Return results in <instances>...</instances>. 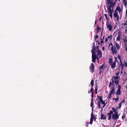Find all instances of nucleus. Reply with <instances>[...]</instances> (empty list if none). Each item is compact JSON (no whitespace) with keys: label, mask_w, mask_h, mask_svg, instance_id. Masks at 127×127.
<instances>
[{"label":"nucleus","mask_w":127,"mask_h":127,"mask_svg":"<svg viewBox=\"0 0 127 127\" xmlns=\"http://www.w3.org/2000/svg\"><path fill=\"white\" fill-rule=\"evenodd\" d=\"M112 82H109V87H110L111 85H112Z\"/></svg>","instance_id":"obj_44"},{"label":"nucleus","mask_w":127,"mask_h":127,"mask_svg":"<svg viewBox=\"0 0 127 127\" xmlns=\"http://www.w3.org/2000/svg\"><path fill=\"white\" fill-rule=\"evenodd\" d=\"M114 17L116 18L119 16L117 12L116 11H115V12L114 14Z\"/></svg>","instance_id":"obj_15"},{"label":"nucleus","mask_w":127,"mask_h":127,"mask_svg":"<svg viewBox=\"0 0 127 127\" xmlns=\"http://www.w3.org/2000/svg\"><path fill=\"white\" fill-rule=\"evenodd\" d=\"M93 88H92L90 90V92L92 93V96H93Z\"/></svg>","instance_id":"obj_22"},{"label":"nucleus","mask_w":127,"mask_h":127,"mask_svg":"<svg viewBox=\"0 0 127 127\" xmlns=\"http://www.w3.org/2000/svg\"><path fill=\"white\" fill-rule=\"evenodd\" d=\"M113 114V111H112L110 110L109 112L107 113V115H108V120H110L111 118L112 117V114Z\"/></svg>","instance_id":"obj_8"},{"label":"nucleus","mask_w":127,"mask_h":127,"mask_svg":"<svg viewBox=\"0 0 127 127\" xmlns=\"http://www.w3.org/2000/svg\"><path fill=\"white\" fill-rule=\"evenodd\" d=\"M97 97L98 98V99H99V100L100 101L101 100H102V98L100 96H98Z\"/></svg>","instance_id":"obj_31"},{"label":"nucleus","mask_w":127,"mask_h":127,"mask_svg":"<svg viewBox=\"0 0 127 127\" xmlns=\"http://www.w3.org/2000/svg\"><path fill=\"white\" fill-rule=\"evenodd\" d=\"M125 48H127V42H125Z\"/></svg>","instance_id":"obj_50"},{"label":"nucleus","mask_w":127,"mask_h":127,"mask_svg":"<svg viewBox=\"0 0 127 127\" xmlns=\"http://www.w3.org/2000/svg\"><path fill=\"white\" fill-rule=\"evenodd\" d=\"M112 82H111L112 84L114 83H115V81H114V80H113V78H112Z\"/></svg>","instance_id":"obj_40"},{"label":"nucleus","mask_w":127,"mask_h":127,"mask_svg":"<svg viewBox=\"0 0 127 127\" xmlns=\"http://www.w3.org/2000/svg\"><path fill=\"white\" fill-rule=\"evenodd\" d=\"M112 1H113L112 0H106V1H108V2H111Z\"/></svg>","instance_id":"obj_53"},{"label":"nucleus","mask_w":127,"mask_h":127,"mask_svg":"<svg viewBox=\"0 0 127 127\" xmlns=\"http://www.w3.org/2000/svg\"><path fill=\"white\" fill-rule=\"evenodd\" d=\"M103 64L100 67L99 69V70H101L103 67Z\"/></svg>","instance_id":"obj_35"},{"label":"nucleus","mask_w":127,"mask_h":127,"mask_svg":"<svg viewBox=\"0 0 127 127\" xmlns=\"http://www.w3.org/2000/svg\"><path fill=\"white\" fill-rule=\"evenodd\" d=\"M116 101H117L119 100V97H117L116 98Z\"/></svg>","instance_id":"obj_48"},{"label":"nucleus","mask_w":127,"mask_h":127,"mask_svg":"<svg viewBox=\"0 0 127 127\" xmlns=\"http://www.w3.org/2000/svg\"><path fill=\"white\" fill-rule=\"evenodd\" d=\"M118 59H119L120 60H121V56H120L119 55L118 56Z\"/></svg>","instance_id":"obj_45"},{"label":"nucleus","mask_w":127,"mask_h":127,"mask_svg":"<svg viewBox=\"0 0 127 127\" xmlns=\"http://www.w3.org/2000/svg\"><path fill=\"white\" fill-rule=\"evenodd\" d=\"M98 48H99V46H98V45H97V46H96V49H98Z\"/></svg>","instance_id":"obj_62"},{"label":"nucleus","mask_w":127,"mask_h":127,"mask_svg":"<svg viewBox=\"0 0 127 127\" xmlns=\"http://www.w3.org/2000/svg\"><path fill=\"white\" fill-rule=\"evenodd\" d=\"M115 47L116 48H117L118 50L120 49V46L117 42H116L115 43Z\"/></svg>","instance_id":"obj_11"},{"label":"nucleus","mask_w":127,"mask_h":127,"mask_svg":"<svg viewBox=\"0 0 127 127\" xmlns=\"http://www.w3.org/2000/svg\"><path fill=\"white\" fill-rule=\"evenodd\" d=\"M124 102H125V100L124 99L123 101H122V102H120V103H121L122 104V103Z\"/></svg>","instance_id":"obj_63"},{"label":"nucleus","mask_w":127,"mask_h":127,"mask_svg":"<svg viewBox=\"0 0 127 127\" xmlns=\"http://www.w3.org/2000/svg\"><path fill=\"white\" fill-rule=\"evenodd\" d=\"M99 36L98 35H97L96 36V37H95V38H97V39H98V37Z\"/></svg>","instance_id":"obj_58"},{"label":"nucleus","mask_w":127,"mask_h":127,"mask_svg":"<svg viewBox=\"0 0 127 127\" xmlns=\"http://www.w3.org/2000/svg\"><path fill=\"white\" fill-rule=\"evenodd\" d=\"M97 55L99 56V57L100 58H101L102 57V53L101 52V51L100 50H97Z\"/></svg>","instance_id":"obj_10"},{"label":"nucleus","mask_w":127,"mask_h":127,"mask_svg":"<svg viewBox=\"0 0 127 127\" xmlns=\"http://www.w3.org/2000/svg\"><path fill=\"white\" fill-rule=\"evenodd\" d=\"M121 36L120 35H118V36L117 37L116 39V41H119L120 40V38H121Z\"/></svg>","instance_id":"obj_20"},{"label":"nucleus","mask_w":127,"mask_h":127,"mask_svg":"<svg viewBox=\"0 0 127 127\" xmlns=\"http://www.w3.org/2000/svg\"><path fill=\"white\" fill-rule=\"evenodd\" d=\"M100 102L101 101H100V100H99V101H98L97 102L98 104H100Z\"/></svg>","instance_id":"obj_59"},{"label":"nucleus","mask_w":127,"mask_h":127,"mask_svg":"<svg viewBox=\"0 0 127 127\" xmlns=\"http://www.w3.org/2000/svg\"><path fill=\"white\" fill-rule=\"evenodd\" d=\"M112 35H110V36H108L107 38L108 39L110 38V40L112 39Z\"/></svg>","instance_id":"obj_27"},{"label":"nucleus","mask_w":127,"mask_h":127,"mask_svg":"<svg viewBox=\"0 0 127 127\" xmlns=\"http://www.w3.org/2000/svg\"><path fill=\"white\" fill-rule=\"evenodd\" d=\"M108 13H110L109 15L110 16V17H111V18H112V11L110 12H109Z\"/></svg>","instance_id":"obj_30"},{"label":"nucleus","mask_w":127,"mask_h":127,"mask_svg":"<svg viewBox=\"0 0 127 127\" xmlns=\"http://www.w3.org/2000/svg\"><path fill=\"white\" fill-rule=\"evenodd\" d=\"M97 89L98 87L97 86V85L96 84V87L95 88V91H97Z\"/></svg>","instance_id":"obj_43"},{"label":"nucleus","mask_w":127,"mask_h":127,"mask_svg":"<svg viewBox=\"0 0 127 127\" xmlns=\"http://www.w3.org/2000/svg\"><path fill=\"white\" fill-rule=\"evenodd\" d=\"M120 66H121V68L122 70L124 67V64H122L121 65H120Z\"/></svg>","instance_id":"obj_32"},{"label":"nucleus","mask_w":127,"mask_h":127,"mask_svg":"<svg viewBox=\"0 0 127 127\" xmlns=\"http://www.w3.org/2000/svg\"><path fill=\"white\" fill-rule=\"evenodd\" d=\"M114 79L115 81V83L116 85H117L118 84L119 82V76H113Z\"/></svg>","instance_id":"obj_2"},{"label":"nucleus","mask_w":127,"mask_h":127,"mask_svg":"<svg viewBox=\"0 0 127 127\" xmlns=\"http://www.w3.org/2000/svg\"><path fill=\"white\" fill-rule=\"evenodd\" d=\"M104 42L103 39H101V45H102V43H103Z\"/></svg>","instance_id":"obj_42"},{"label":"nucleus","mask_w":127,"mask_h":127,"mask_svg":"<svg viewBox=\"0 0 127 127\" xmlns=\"http://www.w3.org/2000/svg\"><path fill=\"white\" fill-rule=\"evenodd\" d=\"M118 89L116 92V94L117 95H121V92L120 90L121 88V87L120 85H119L118 86Z\"/></svg>","instance_id":"obj_4"},{"label":"nucleus","mask_w":127,"mask_h":127,"mask_svg":"<svg viewBox=\"0 0 127 127\" xmlns=\"http://www.w3.org/2000/svg\"><path fill=\"white\" fill-rule=\"evenodd\" d=\"M92 118L93 119H94L95 117V116L93 114V111H92V113L91 114V118H92Z\"/></svg>","instance_id":"obj_25"},{"label":"nucleus","mask_w":127,"mask_h":127,"mask_svg":"<svg viewBox=\"0 0 127 127\" xmlns=\"http://www.w3.org/2000/svg\"><path fill=\"white\" fill-rule=\"evenodd\" d=\"M116 10L118 11L119 13H120L122 11V9L120 8V7L119 6L117 7L116 8Z\"/></svg>","instance_id":"obj_14"},{"label":"nucleus","mask_w":127,"mask_h":127,"mask_svg":"<svg viewBox=\"0 0 127 127\" xmlns=\"http://www.w3.org/2000/svg\"><path fill=\"white\" fill-rule=\"evenodd\" d=\"M93 45L92 47L93 48H95V43H93Z\"/></svg>","instance_id":"obj_54"},{"label":"nucleus","mask_w":127,"mask_h":127,"mask_svg":"<svg viewBox=\"0 0 127 127\" xmlns=\"http://www.w3.org/2000/svg\"><path fill=\"white\" fill-rule=\"evenodd\" d=\"M109 62L110 64L113 63V60L112 58H109Z\"/></svg>","instance_id":"obj_21"},{"label":"nucleus","mask_w":127,"mask_h":127,"mask_svg":"<svg viewBox=\"0 0 127 127\" xmlns=\"http://www.w3.org/2000/svg\"><path fill=\"white\" fill-rule=\"evenodd\" d=\"M113 1H112L111 2H110V5L111 6H112V7H113L114 6V4L115 3H113ZM112 9H113V8H112Z\"/></svg>","instance_id":"obj_18"},{"label":"nucleus","mask_w":127,"mask_h":127,"mask_svg":"<svg viewBox=\"0 0 127 127\" xmlns=\"http://www.w3.org/2000/svg\"><path fill=\"white\" fill-rule=\"evenodd\" d=\"M89 124H90V123H89V122H87L86 123V126L87 127H88V125Z\"/></svg>","instance_id":"obj_36"},{"label":"nucleus","mask_w":127,"mask_h":127,"mask_svg":"<svg viewBox=\"0 0 127 127\" xmlns=\"http://www.w3.org/2000/svg\"><path fill=\"white\" fill-rule=\"evenodd\" d=\"M91 84L92 85V87H93V86L94 85V81L93 80H91Z\"/></svg>","instance_id":"obj_23"},{"label":"nucleus","mask_w":127,"mask_h":127,"mask_svg":"<svg viewBox=\"0 0 127 127\" xmlns=\"http://www.w3.org/2000/svg\"><path fill=\"white\" fill-rule=\"evenodd\" d=\"M111 50L112 53L113 54H116L117 53V50L116 49V48L115 47H114V48H113V47L112 46L111 47Z\"/></svg>","instance_id":"obj_7"},{"label":"nucleus","mask_w":127,"mask_h":127,"mask_svg":"<svg viewBox=\"0 0 127 127\" xmlns=\"http://www.w3.org/2000/svg\"><path fill=\"white\" fill-rule=\"evenodd\" d=\"M119 72H118L116 73V76H118L119 75Z\"/></svg>","instance_id":"obj_52"},{"label":"nucleus","mask_w":127,"mask_h":127,"mask_svg":"<svg viewBox=\"0 0 127 127\" xmlns=\"http://www.w3.org/2000/svg\"><path fill=\"white\" fill-rule=\"evenodd\" d=\"M125 66L126 67H127V62L125 63Z\"/></svg>","instance_id":"obj_49"},{"label":"nucleus","mask_w":127,"mask_h":127,"mask_svg":"<svg viewBox=\"0 0 127 127\" xmlns=\"http://www.w3.org/2000/svg\"><path fill=\"white\" fill-rule=\"evenodd\" d=\"M127 25V23H125L123 24V26H125L126 25Z\"/></svg>","instance_id":"obj_46"},{"label":"nucleus","mask_w":127,"mask_h":127,"mask_svg":"<svg viewBox=\"0 0 127 127\" xmlns=\"http://www.w3.org/2000/svg\"><path fill=\"white\" fill-rule=\"evenodd\" d=\"M91 97H92V100H91V102H93V100H94L93 99V96L92 97V96Z\"/></svg>","instance_id":"obj_57"},{"label":"nucleus","mask_w":127,"mask_h":127,"mask_svg":"<svg viewBox=\"0 0 127 127\" xmlns=\"http://www.w3.org/2000/svg\"><path fill=\"white\" fill-rule=\"evenodd\" d=\"M98 107H99V109H100V104H98Z\"/></svg>","instance_id":"obj_55"},{"label":"nucleus","mask_w":127,"mask_h":127,"mask_svg":"<svg viewBox=\"0 0 127 127\" xmlns=\"http://www.w3.org/2000/svg\"><path fill=\"white\" fill-rule=\"evenodd\" d=\"M97 56L96 55V54H92V61L94 63H95L96 61Z\"/></svg>","instance_id":"obj_3"},{"label":"nucleus","mask_w":127,"mask_h":127,"mask_svg":"<svg viewBox=\"0 0 127 127\" xmlns=\"http://www.w3.org/2000/svg\"><path fill=\"white\" fill-rule=\"evenodd\" d=\"M108 39L107 38H105V42H107L108 41Z\"/></svg>","instance_id":"obj_51"},{"label":"nucleus","mask_w":127,"mask_h":127,"mask_svg":"<svg viewBox=\"0 0 127 127\" xmlns=\"http://www.w3.org/2000/svg\"><path fill=\"white\" fill-rule=\"evenodd\" d=\"M106 26L107 28H108V30L109 31H111L112 27L111 25L107 23L106 24Z\"/></svg>","instance_id":"obj_5"},{"label":"nucleus","mask_w":127,"mask_h":127,"mask_svg":"<svg viewBox=\"0 0 127 127\" xmlns=\"http://www.w3.org/2000/svg\"><path fill=\"white\" fill-rule=\"evenodd\" d=\"M112 90L111 91L110 93V94H111L112 95V94H115V88H112Z\"/></svg>","instance_id":"obj_12"},{"label":"nucleus","mask_w":127,"mask_h":127,"mask_svg":"<svg viewBox=\"0 0 127 127\" xmlns=\"http://www.w3.org/2000/svg\"><path fill=\"white\" fill-rule=\"evenodd\" d=\"M107 3V5H106L107 7V6H109V4H110V2H108V1H106Z\"/></svg>","instance_id":"obj_39"},{"label":"nucleus","mask_w":127,"mask_h":127,"mask_svg":"<svg viewBox=\"0 0 127 127\" xmlns=\"http://www.w3.org/2000/svg\"><path fill=\"white\" fill-rule=\"evenodd\" d=\"M114 59H115V61L114 62H115V63H116V62H118V61L117 60V58L116 57H114Z\"/></svg>","instance_id":"obj_28"},{"label":"nucleus","mask_w":127,"mask_h":127,"mask_svg":"<svg viewBox=\"0 0 127 127\" xmlns=\"http://www.w3.org/2000/svg\"><path fill=\"white\" fill-rule=\"evenodd\" d=\"M106 119V117L105 115L103 114L102 113L101 115V119Z\"/></svg>","instance_id":"obj_13"},{"label":"nucleus","mask_w":127,"mask_h":127,"mask_svg":"<svg viewBox=\"0 0 127 127\" xmlns=\"http://www.w3.org/2000/svg\"><path fill=\"white\" fill-rule=\"evenodd\" d=\"M125 42H127V39H126L124 40Z\"/></svg>","instance_id":"obj_64"},{"label":"nucleus","mask_w":127,"mask_h":127,"mask_svg":"<svg viewBox=\"0 0 127 127\" xmlns=\"http://www.w3.org/2000/svg\"><path fill=\"white\" fill-rule=\"evenodd\" d=\"M104 15L105 17L106 18V19H107V15L106 14H104Z\"/></svg>","instance_id":"obj_56"},{"label":"nucleus","mask_w":127,"mask_h":127,"mask_svg":"<svg viewBox=\"0 0 127 127\" xmlns=\"http://www.w3.org/2000/svg\"><path fill=\"white\" fill-rule=\"evenodd\" d=\"M101 30V28L99 27H97V28L96 30L97 31V33H98V31H100Z\"/></svg>","instance_id":"obj_29"},{"label":"nucleus","mask_w":127,"mask_h":127,"mask_svg":"<svg viewBox=\"0 0 127 127\" xmlns=\"http://www.w3.org/2000/svg\"><path fill=\"white\" fill-rule=\"evenodd\" d=\"M119 115H118V113H115L114 114H112V118L114 120H116L115 123L117 122V120L119 119Z\"/></svg>","instance_id":"obj_1"},{"label":"nucleus","mask_w":127,"mask_h":127,"mask_svg":"<svg viewBox=\"0 0 127 127\" xmlns=\"http://www.w3.org/2000/svg\"><path fill=\"white\" fill-rule=\"evenodd\" d=\"M111 87H112V88H115V85L114 83L112 84V85H111Z\"/></svg>","instance_id":"obj_34"},{"label":"nucleus","mask_w":127,"mask_h":127,"mask_svg":"<svg viewBox=\"0 0 127 127\" xmlns=\"http://www.w3.org/2000/svg\"><path fill=\"white\" fill-rule=\"evenodd\" d=\"M120 63L121 64L120 65H121V64H122V61L121 60H120Z\"/></svg>","instance_id":"obj_61"},{"label":"nucleus","mask_w":127,"mask_h":127,"mask_svg":"<svg viewBox=\"0 0 127 127\" xmlns=\"http://www.w3.org/2000/svg\"><path fill=\"white\" fill-rule=\"evenodd\" d=\"M112 95L111 94H109V96L108 97V99L109 100L111 98V96Z\"/></svg>","instance_id":"obj_38"},{"label":"nucleus","mask_w":127,"mask_h":127,"mask_svg":"<svg viewBox=\"0 0 127 127\" xmlns=\"http://www.w3.org/2000/svg\"><path fill=\"white\" fill-rule=\"evenodd\" d=\"M95 48H93L91 50V52L92 54H95Z\"/></svg>","instance_id":"obj_16"},{"label":"nucleus","mask_w":127,"mask_h":127,"mask_svg":"<svg viewBox=\"0 0 127 127\" xmlns=\"http://www.w3.org/2000/svg\"><path fill=\"white\" fill-rule=\"evenodd\" d=\"M122 119H123V120H124V119L125 118V116L124 115L123 116H122Z\"/></svg>","instance_id":"obj_47"},{"label":"nucleus","mask_w":127,"mask_h":127,"mask_svg":"<svg viewBox=\"0 0 127 127\" xmlns=\"http://www.w3.org/2000/svg\"><path fill=\"white\" fill-rule=\"evenodd\" d=\"M112 68H114L116 67V63L115 62H113L110 64Z\"/></svg>","instance_id":"obj_9"},{"label":"nucleus","mask_w":127,"mask_h":127,"mask_svg":"<svg viewBox=\"0 0 127 127\" xmlns=\"http://www.w3.org/2000/svg\"><path fill=\"white\" fill-rule=\"evenodd\" d=\"M123 2L124 4V5L126 7L127 5V0H123Z\"/></svg>","instance_id":"obj_17"},{"label":"nucleus","mask_w":127,"mask_h":127,"mask_svg":"<svg viewBox=\"0 0 127 127\" xmlns=\"http://www.w3.org/2000/svg\"><path fill=\"white\" fill-rule=\"evenodd\" d=\"M100 101H101V103L102 104H104V103L105 102L103 100H101Z\"/></svg>","instance_id":"obj_41"},{"label":"nucleus","mask_w":127,"mask_h":127,"mask_svg":"<svg viewBox=\"0 0 127 127\" xmlns=\"http://www.w3.org/2000/svg\"><path fill=\"white\" fill-rule=\"evenodd\" d=\"M94 103L93 102H91V107H93Z\"/></svg>","instance_id":"obj_37"},{"label":"nucleus","mask_w":127,"mask_h":127,"mask_svg":"<svg viewBox=\"0 0 127 127\" xmlns=\"http://www.w3.org/2000/svg\"><path fill=\"white\" fill-rule=\"evenodd\" d=\"M93 119L92 118H90V124H92V123H93Z\"/></svg>","instance_id":"obj_26"},{"label":"nucleus","mask_w":127,"mask_h":127,"mask_svg":"<svg viewBox=\"0 0 127 127\" xmlns=\"http://www.w3.org/2000/svg\"><path fill=\"white\" fill-rule=\"evenodd\" d=\"M112 110H113V112H115V113H118L117 111V110L115 109L114 107H113L112 108Z\"/></svg>","instance_id":"obj_19"},{"label":"nucleus","mask_w":127,"mask_h":127,"mask_svg":"<svg viewBox=\"0 0 127 127\" xmlns=\"http://www.w3.org/2000/svg\"><path fill=\"white\" fill-rule=\"evenodd\" d=\"M122 106V104L121 103H120L118 104V108H120Z\"/></svg>","instance_id":"obj_33"},{"label":"nucleus","mask_w":127,"mask_h":127,"mask_svg":"<svg viewBox=\"0 0 127 127\" xmlns=\"http://www.w3.org/2000/svg\"><path fill=\"white\" fill-rule=\"evenodd\" d=\"M108 10V12H112V11L111 10V8L110 7H108L107 8Z\"/></svg>","instance_id":"obj_24"},{"label":"nucleus","mask_w":127,"mask_h":127,"mask_svg":"<svg viewBox=\"0 0 127 127\" xmlns=\"http://www.w3.org/2000/svg\"><path fill=\"white\" fill-rule=\"evenodd\" d=\"M111 45L112 46V47H113V44H112V43H110V44H109V47L110 46V45Z\"/></svg>","instance_id":"obj_60"},{"label":"nucleus","mask_w":127,"mask_h":127,"mask_svg":"<svg viewBox=\"0 0 127 127\" xmlns=\"http://www.w3.org/2000/svg\"><path fill=\"white\" fill-rule=\"evenodd\" d=\"M94 67L95 65L93 63H92L91 65L90 66V68L91 71L92 73H93L94 71Z\"/></svg>","instance_id":"obj_6"}]
</instances>
